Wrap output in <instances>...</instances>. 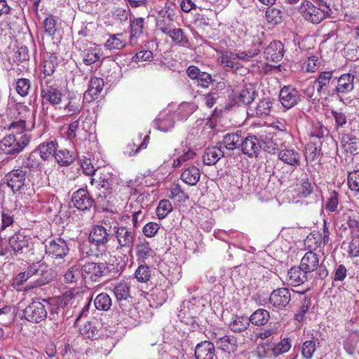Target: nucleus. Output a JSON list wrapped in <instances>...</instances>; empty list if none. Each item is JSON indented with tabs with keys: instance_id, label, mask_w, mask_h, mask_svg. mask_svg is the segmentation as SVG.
Instances as JSON below:
<instances>
[{
	"instance_id": "obj_19",
	"label": "nucleus",
	"mask_w": 359,
	"mask_h": 359,
	"mask_svg": "<svg viewBox=\"0 0 359 359\" xmlns=\"http://www.w3.org/2000/svg\"><path fill=\"white\" fill-rule=\"evenodd\" d=\"M104 264L88 262L82 266L81 271L86 281H97L104 275Z\"/></svg>"
},
{
	"instance_id": "obj_45",
	"label": "nucleus",
	"mask_w": 359,
	"mask_h": 359,
	"mask_svg": "<svg viewBox=\"0 0 359 359\" xmlns=\"http://www.w3.org/2000/svg\"><path fill=\"white\" fill-rule=\"evenodd\" d=\"M200 177L201 172L196 166L184 169L181 174L182 180L190 186L196 185L199 181Z\"/></svg>"
},
{
	"instance_id": "obj_7",
	"label": "nucleus",
	"mask_w": 359,
	"mask_h": 359,
	"mask_svg": "<svg viewBox=\"0 0 359 359\" xmlns=\"http://www.w3.org/2000/svg\"><path fill=\"white\" fill-rule=\"evenodd\" d=\"M118 245L116 248L130 252L135 241L136 233L132 228L119 226L114 232Z\"/></svg>"
},
{
	"instance_id": "obj_41",
	"label": "nucleus",
	"mask_w": 359,
	"mask_h": 359,
	"mask_svg": "<svg viewBox=\"0 0 359 359\" xmlns=\"http://www.w3.org/2000/svg\"><path fill=\"white\" fill-rule=\"evenodd\" d=\"M243 141L241 131L227 133L223 137L222 144L228 150H233L239 148Z\"/></svg>"
},
{
	"instance_id": "obj_21",
	"label": "nucleus",
	"mask_w": 359,
	"mask_h": 359,
	"mask_svg": "<svg viewBox=\"0 0 359 359\" xmlns=\"http://www.w3.org/2000/svg\"><path fill=\"white\" fill-rule=\"evenodd\" d=\"M116 177L109 170H104L101 172L98 183V189L104 197L111 194L117 186Z\"/></svg>"
},
{
	"instance_id": "obj_27",
	"label": "nucleus",
	"mask_w": 359,
	"mask_h": 359,
	"mask_svg": "<svg viewBox=\"0 0 359 359\" xmlns=\"http://www.w3.org/2000/svg\"><path fill=\"white\" fill-rule=\"evenodd\" d=\"M299 266L307 274L316 271L320 266L319 255L313 251L306 252L301 259Z\"/></svg>"
},
{
	"instance_id": "obj_25",
	"label": "nucleus",
	"mask_w": 359,
	"mask_h": 359,
	"mask_svg": "<svg viewBox=\"0 0 359 359\" xmlns=\"http://www.w3.org/2000/svg\"><path fill=\"white\" fill-rule=\"evenodd\" d=\"M283 53V44L279 41H273L265 48L264 56L266 60L278 62L282 60Z\"/></svg>"
},
{
	"instance_id": "obj_47",
	"label": "nucleus",
	"mask_w": 359,
	"mask_h": 359,
	"mask_svg": "<svg viewBox=\"0 0 359 359\" xmlns=\"http://www.w3.org/2000/svg\"><path fill=\"white\" fill-rule=\"evenodd\" d=\"M270 318L269 312L264 309H259L248 318L249 322L257 326L265 325Z\"/></svg>"
},
{
	"instance_id": "obj_12",
	"label": "nucleus",
	"mask_w": 359,
	"mask_h": 359,
	"mask_svg": "<svg viewBox=\"0 0 359 359\" xmlns=\"http://www.w3.org/2000/svg\"><path fill=\"white\" fill-rule=\"evenodd\" d=\"M299 11L305 20L315 24L320 22L325 18V13H327V11L316 7L309 1L302 2Z\"/></svg>"
},
{
	"instance_id": "obj_4",
	"label": "nucleus",
	"mask_w": 359,
	"mask_h": 359,
	"mask_svg": "<svg viewBox=\"0 0 359 359\" xmlns=\"http://www.w3.org/2000/svg\"><path fill=\"white\" fill-rule=\"evenodd\" d=\"M11 253L29 257L34 253V239L25 231L14 233L8 239Z\"/></svg>"
},
{
	"instance_id": "obj_31",
	"label": "nucleus",
	"mask_w": 359,
	"mask_h": 359,
	"mask_svg": "<svg viewBox=\"0 0 359 359\" xmlns=\"http://www.w3.org/2000/svg\"><path fill=\"white\" fill-rule=\"evenodd\" d=\"M68 103L64 107V109L69 113V115L78 114L83 108L84 95L82 97L81 94L69 93L68 95Z\"/></svg>"
},
{
	"instance_id": "obj_36",
	"label": "nucleus",
	"mask_w": 359,
	"mask_h": 359,
	"mask_svg": "<svg viewBox=\"0 0 359 359\" xmlns=\"http://www.w3.org/2000/svg\"><path fill=\"white\" fill-rule=\"evenodd\" d=\"M127 44L125 34L123 33L109 34L104 47L110 50H119L126 47Z\"/></svg>"
},
{
	"instance_id": "obj_53",
	"label": "nucleus",
	"mask_w": 359,
	"mask_h": 359,
	"mask_svg": "<svg viewBox=\"0 0 359 359\" xmlns=\"http://www.w3.org/2000/svg\"><path fill=\"white\" fill-rule=\"evenodd\" d=\"M166 35L169 36L175 44L186 46L189 43L188 38L180 28L173 27Z\"/></svg>"
},
{
	"instance_id": "obj_32",
	"label": "nucleus",
	"mask_w": 359,
	"mask_h": 359,
	"mask_svg": "<svg viewBox=\"0 0 359 359\" xmlns=\"http://www.w3.org/2000/svg\"><path fill=\"white\" fill-rule=\"evenodd\" d=\"M154 127L162 132H168L173 128V114L170 111L161 112L153 123Z\"/></svg>"
},
{
	"instance_id": "obj_49",
	"label": "nucleus",
	"mask_w": 359,
	"mask_h": 359,
	"mask_svg": "<svg viewBox=\"0 0 359 359\" xmlns=\"http://www.w3.org/2000/svg\"><path fill=\"white\" fill-rule=\"evenodd\" d=\"M114 295L118 302L127 300L130 297V285L126 281H120L117 283L114 287Z\"/></svg>"
},
{
	"instance_id": "obj_28",
	"label": "nucleus",
	"mask_w": 359,
	"mask_h": 359,
	"mask_svg": "<svg viewBox=\"0 0 359 359\" xmlns=\"http://www.w3.org/2000/svg\"><path fill=\"white\" fill-rule=\"evenodd\" d=\"M104 86V81L101 78L93 76L89 81L88 88L84 93V100L90 102L95 100L102 92Z\"/></svg>"
},
{
	"instance_id": "obj_46",
	"label": "nucleus",
	"mask_w": 359,
	"mask_h": 359,
	"mask_svg": "<svg viewBox=\"0 0 359 359\" xmlns=\"http://www.w3.org/2000/svg\"><path fill=\"white\" fill-rule=\"evenodd\" d=\"M57 149V144L55 141L43 142L37 148L40 157L44 161H47L52 158L54 154L55 155Z\"/></svg>"
},
{
	"instance_id": "obj_56",
	"label": "nucleus",
	"mask_w": 359,
	"mask_h": 359,
	"mask_svg": "<svg viewBox=\"0 0 359 359\" xmlns=\"http://www.w3.org/2000/svg\"><path fill=\"white\" fill-rule=\"evenodd\" d=\"M94 305L98 310L108 311L111 306V299L107 293H101L96 297Z\"/></svg>"
},
{
	"instance_id": "obj_23",
	"label": "nucleus",
	"mask_w": 359,
	"mask_h": 359,
	"mask_svg": "<svg viewBox=\"0 0 359 359\" xmlns=\"http://www.w3.org/2000/svg\"><path fill=\"white\" fill-rule=\"evenodd\" d=\"M280 101L286 109H290L299 101L298 91L292 86H284L280 91Z\"/></svg>"
},
{
	"instance_id": "obj_26",
	"label": "nucleus",
	"mask_w": 359,
	"mask_h": 359,
	"mask_svg": "<svg viewBox=\"0 0 359 359\" xmlns=\"http://www.w3.org/2000/svg\"><path fill=\"white\" fill-rule=\"evenodd\" d=\"M175 155L177 156L176 159L173 160L172 166L177 168L183 163L193 160L196 156V153L191 147H187L182 142L180 147L175 150Z\"/></svg>"
},
{
	"instance_id": "obj_37",
	"label": "nucleus",
	"mask_w": 359,
	"mask_h": 359,
	"mask_svg": "<svg viewBox=\"0 0 359 359\" xmlns=\"http://www.w3.org/2000/svg\"><path fill=\"white\" fill-rule=\"evenodd\" d=\"M102 55V48L98 45L90 43L83 51V62L86 65H90L98 61Z\"/></svg>"
},
{
	"instance_id": "obj_51",
	"label": "nucleus",
	"mask_w": 359,
	"mask_h": 359,
	"mask_svg": "<svg viewBox=\"0 0 359 359\" xmlns=\"http://www.w3.org/2000/svg\"><path fill=\"white\" fill-rule=\"evenodd\" d=\"M196 109L197 105L194 102H182L179 105L175 113L179 120H186Z\"/></svg>"
},
{
	"instance_id": "obj_2",
	"label": "nucleus",
	"mask_w": 359,
	"mask_h": 359,
	"mask_svg": "<svg viewBox=\"0 0 359 359\" xmlns=\"http://www.w3.org/2000/svg\"><path fill=\"white\" fill-rule=\"evenodd\" d=\"M160 273L163 276L164 280L156 284L151 292V297L156 302L157 306H161L166 302L171 294L170 285L177 282L181 278L177 267H175L172 271L170 270L166 271L163 269V266H161Z\"/></svg>"
},
{
	"instance_id": "obj_30",
	"label": "nucleus",
	"mask_w": 359,
	"mask_h": 359,
	"mask_svg": "<svg viewBox=\"0 0 359 359\" xmlns=\"http://www.w3.org/2000/svg\"><path fill=\"white\" fill-rule=\"evenodd\" d=\"M307 280V273L300 266L292 267L287 271L285 281L291 286H298Z\"/></svg>"
},
{
	"instance_id": "obj_43",
	"label": "nucleus",
	"mask_w": 359,
	"mask_h": 359,
	"mask_svg": "<svg viewBox=\"0 0 359 359\" xmlns=\"http://www.w3.org/2000/svg\"><path fill=\"white\" fill-rule=\"evenodd\" d=\"M273 108V102L270 98L261 100L257 104L252 115L259 118H264L269 116Z\"/></svg>"
},
{
	"instance_id": "obj_57",
	"label": "nucleus",
	"mask_w": 359,
	"mask_h": 359,
	"mask_svg": "<svg viewBox=\"0 0 359 359\" xmlns=\"http://www.w3.org/2000/svg\"><path fill=\"white\" fill-rule=\"evenodd\" d=\"M339 203V194L333 191L330 193L325 202V210L330 212H335L337 211Z\"/></svg>"
},
{
	"instance_id": "obj_35",
	"label": "nucleus",
	"mask_w": 359,
	"mask_h": 359,
	"mask_svg": "<svg viewBox=\"0 0 359 359\" xmlns=\"http://www.w3.org/2000/svg\"><path fill=\"white\" fill-rule=\"evenodd\" d=\"M278 158L283 163L297 167L300 164V154L293 148H285L278 153Z\"/></svg>"
},
{
	"instance_id": "obj_33",
	"label": "nucleus",
	"mask_w": 359,
	"mask_h": 359,
	"mask_svg": "<svg viewBox=\"0 0 359 359\" xmlns=\"http://www.w3.org/2000/svg\"><path fill=\"white\" fill-rule=\"evenodd\" d=\"M196 359H213L215 356L214 343L204 341L198 344L195 348Z\"/></svg>"
},
{
	"instance_id": "obj_44",
	"label": "nucleus",
	"mask_w": 359,
	"mask_h": 359,
	"mask_svg": "<svg viewBox=\"0 0 359 359\" xmlns=\"http://www.w3.org/2000/svg\"><path fill=\"white\" fill-rule=\"evenodd\" d=\"M358 342L359 332L358 330L351 331L344 340V348L349 355H353L357 351Z\"/></svg>"
},
{
	"instance_id": "obj_55",
	"label": "nucleus",
	"mask_w": 359,
	"mask_h": 359,
	"mask_svg": "<svg viewBox=\"0 0 359 359\" xmlns=\"http://www.w3.org/2000/svg\"><path fill=\"white\" fill-rule=\"evenodd\" d=\"M255 95V93L252 86H246L241 90L237 97V102L239 104H249L254 100Z\"/></svg>"
},
{
	"instance_id": "obj_10",
	"label": "nucleus",
	"mask_w": 359,
	"mask_h": 359,
	"mask_svg": "<svg viewBox=\"0 0 359 359\" xmlns=\"http://www.w3.org/2000/svg\"><path fill=\"white\" fill-rule=\"evenodd\" d=\"M25 318L30 322L39 323L48 316L46 306L43 302L34 301L29 304L24 310Z\"/></svg>"
},
{
	"instance_id": "obj_39",
	"label": "nucleus",
	"mask_w": 359,
	"mask_h": 359,
	"mask_svg": "<svg viewBox=\"0 0 359 359\" xmlns=\"http://www.w3.org/2000/svg\"><path fill=\"white\" fill-rule=\"evenodd\" d=\"M224 155L220 147H211L207 148L203 155V163L207 165L216 164Z\"/></svg>"
},
{
	"instance_id": "obj_8",
	"label": "nucleus",
	"mask_w": 359,
	"mask_h": 359,
	"mask_svg": "<svg viewBox=\"0 0 359 359\" xmlns=\"http://www.w3.org/2000/svg\"><path fill=\"white\" fill-rule=\"evenodd\" d=\"M92 126L90 119L81 116L76 121L72 122L68 127L67 136L72 140L76 137L86 138Z\"/></svg>"
},
{
	"instance_id": "obj_13",
	"label": "nucleus",
	"mask_w": 359,
	"mask_h": 359,
	"mask_svg": "<svg viewBox=\"0 0 359 359\" xmlns=\"http://www.w3.org/2000/svg\"><path fill=\"white\" fill-rule=\"evenodd\" d=\"M145 19L143 18H130V36L128 43L131 46L138 44L144 37Z\"/></svg>"
},
{
	"instance_id": "obj_61",
	"label": "nucleus",
	"mask_w": 359,
	"mask_h": 359,
	"mask_svg": "<svg viewBox=\"0 0 359 359\" xmlns=\"http://www.w3.org/2000/svg\"><path fill=\"white\" fill-rule=\"evenodd\" d=\"M282 11L276 8L269 7L266 11V19L268 22L277 25L281 22Z\"/></svg>"
},
{
	"instance_id": "obj_34",
	"label": "nucleus",
	"mask_w": 359,
	"mask_h": 359,
	"mask_svg": "<svg viewBox=\"0 0 359 359\" xmlns=\"http://www.w3.org/2000/svg\"><path fill=\"white\" fill-rule=\"evenodd\" d=\"M46 306V311H49V318L53 320H57L63 318L65 314V304L62 301L58 299H51L50 301L44 300Z\"/></svg>"
},
{
	"instance_id": "obj_9",
	"label": "nucleus",
	"mask_w": 359,
	"mask_h": 359,
	"mask_svg": "<svg viewBox=\"0 0 359 359\" xmlns=\"http://www.w3.org/2000/svg\"><path fill=\"white\" fill-rule=\"evenodd\" d=\"M45 252L46 255L52 259H62L69 252V248L64 239L55 238L50 241H46Z\"/></svg>"
},
{
	"instance_id": "obj_63",
	"label": "nucleus",
	"mask_w": 359,
	"mask_h": 359,
	"mask_svg": "<svg viewBox=\"0 0 359 359\" xmlns=\"http://www.w3.org/2000/svg\"><path fill=\"white\" fill-rule=\"evenodd\" d=\"M172 210V206L168 200H161L156 208V215L159 219L165 218Z\"/></svg>"
},
{
	"instance_id": "obj_3",
	"label": "nucleus",
	"mask_w": 359,
	"mask_h": 359,
	"mask_svg": "<svg viewBox=\"0 0 359 359\" xmlns=\"http://www.w3.org/2000/svg\"><path fill=\"white\" fill-rule=\"evenodd\" d=\"M207 301L203 297H193L189 300H185L181 305L178 313V318L187 325H191L193 328L198 325V320L203 310Z\"/></svg>"
},
{
	"instance_id": "obj_24",
	"label": "nucleus",
	"mask_w": 359,
	"mask_h": 359,
	"mask_svg": "<svg viewBox=\"0 0 359 359\" xmlns=\"http://www.w3.org/2000/svg\"><path fill=\"white\" fill-rule=\"evenodd\" d=\"M261 143L255 135H249L245 138L243 137L241 142V150L243 153L248 157H257L261 149Z\"/></svg>"
},
{
	"instance_id": "obj_48",
	"label": "nucleus",
	"mask_w": 359,
	"mask_h": 359,
	"mask_svg": "<svg viewBox=\"0 0 359 359\" xmlns=\"http://www.w3.org/2000/svg\"><path fill=\"white\" fill-rule=\"evenodd\" d=\"M319 344L318 339L313 336L309 339L302 342L301 346V353L304 358L311 359L316 350V344Z\"/></svg>"
},
{
	"instance_id": "obj_40",
	"label": "nucleus",
	"mask_w": 359,
	"mask_h": 359,
	"mask_svg": "<svg viewBox=\"0 0 359 359\" xmlns=\"http://www.w3.org/2000/svg\"><path fill=\"white\" fill-rule=\"evenodd\" d=\"M81 334L90 339H97L102 334L100 330V323L98 322H88L80 328Z\"/></svg>"
},
{
	"instance_id": "obj_38",
	"label": "nucleus",
	"mask_w": 359,
	"mask_h": 359,
	"mask_svg": "<svg viewBox=\"0 0 359 359\" xmlns=\"http://www.w3.org/2000/svg\"><path fill=\"white\" fill-rule=\"evenodd\" d=\"M229 329L233 332H242L250 325L248 318L238 315H231L230 320L226 322Z\"/></svg>"
},
{
	"instance_id": "obj_1",
	"label": "nucleus",
	"mask_w": 359,
	"mask_h": 359,
	"mask_svg": "<svg viewBox=\"0 0 359 359\" xmlns=\"http://www.w3.org/2000/svg\"><path fill=\"white\" fill-rule=\"evenodd\" d=\"M33 278L30 282L29 287H37L48 283L51 278L48 270V266L42 262H36L31 264L25 271L19 273L13 280V285L18 290L28 279Z\"/></svg>"
},
{
	"instance_id": "obj_22",
	"label": "nucleus",
	"mask_w": 359,
	"mask_h": 359,
	"mask_svg": "<svg viewBox=\"0 0 359 359\" xmlns=\"http://www.w3.org/2000/svg\"><path fill=\"white\" fill-rule=\"evenodd\" d=\"M72 201L74 206L80 210L90 209L93 205L94 200L86 189H79L74 193Z\"/></svg>"
},
{
	"instance_id": "obj_14",
	"label": "nucleus",
	"mask_w": 359,
	"mask_h": 359,
	"mask_svg": "<svg viewBox=\"0 0 359 359\" xmlns=\"http://www.w3.org/2000/svg\"><path fill=\"white\" fill-rule=\"evenodd\" d=\"M125 212H127L128 218L131 217L134 230L140 226L147 215V210L136 201L128 203L125 207Z\"/></svg>"
},
{
	"instance_id": "obj_11",
	"label": "nucleus",
	"mask_w": 359,
	"mask_h": 359,
	"mask_svg": "<svg viewBox=\"0 0 359 359\" xmlns=\"http://www.w3.org/2000/svg\"><path fill=\"white\" fill-rule=\"evenodd\" d=\"M4 180L13 194H16L25 185L27 180L26 171L20 168L13 169L5 175Z\"/></svg>"
},
{
	"instance_id": "obj_16",
	"label": "nucleus",
	"mask_w": 359,
	"mask_h": 359,
	"mask_svg": "<svg viewBox=\"0 0 359 359\" xmlns=\"http://www.w3.org/2000/svg\"><path fill=\"white\" fill-rule=\"evenodd\" d=\"M112 235L107 229L102 226H95L89 234V241L92 245L97 247L99 250L102 252L106 248V244L109 241V236Z\"/></svg>"
},
{
	"instance_id": "obj_42",
	"label": "nucleus",
	"mask_w": 359,
	"mask_h": 359,
	"mask_svg": "<svg viewBox=\"0 0 359 359\" xmlns=\"http://www.w3.org/2000/svg\"><path fill=\"white\" fill-rule=\"evenodd\" d=\"M217 346L224 352H233L236 349L237 340L233 335L217 337V341L215 343Z\"/></svg>"
},
{
	"instance_id": "obj_54",
	"label": "nucleus",
	"mask_w": 359,
	"mask_h": 359,
	"mask_svg": "<svg viewBox=\"0 0 359 359\" xmlns=\"http://www.w3.org/2000/svg\"><path fill=\"white\" fill-rule=\"evenodd\" d=\"M261 42L256 43L253 48L236 53L238 62H247L260 53Z\"/></svg>"
},
{
	"instance_id": "obj_60",
	"label": "nucleus",
	"mask_w": 359,
	"mask_h": 359,
	"mask_svg": "<svg viewBox=\"0 0 359 359\" xmlns=\"http://www.w3.org/2000/svg\"><path fill=\"white\" fill-rule=\"evenodd\" d=\"M135 277L140 283H147L151 278V270L146 264L140 265L135 271Z\"/></svg>"
},
{
	"instance_id": "obj_18",
	"label": "nucleus",
	"mask_w": 359,
	"mask_h": 359,
	"mask_svg": "<svg viewBox=\"0 0 359 359\" xmlns=\"http://www.w3.org/2000/svg\"><path fill=\"white\" fill-rule=\"evenodd\" d=\"M354 79L355 76L351 74H344L339 78L336 77V83L333 92L337 94L339 97H341L349 93L354 88Z\"/></svg>"
},
{
	"instance_id": "obj_59",
	"label": "nucleus",
	"mask_w": 359,
	"mask_h": 359,
	"mask_svg": "<svg viewBox=\"0 0 359 359\" xmlns=\"http://www.w3.org/2000/svg\"><path fill=\"white\" fill-rule=\"evenodd\" d=\"M81 271L79 266L74 265L71 266L64 275V280L67 283H75L80 278Z\"/></svg>"
},
{
	"instance_id": "obj_6",
	"label": "nucleus",
	"mask_w": 359,
	"mask_h": 359,
	"mask_svg": "<svg viewBox=\"0 0 359 359\" xmlns=\"http://www.w3.org/2000/svg\"><path fill=\"white\" fill-rule=\"evenodd\" d=\"M41 96L44 102L56 105L62 102V94L52 80L43 78L41 83Z\"/></svg>"
},
{
	"instance_id": "obj_50",
	"label": "nucleus",
	"mask_w": 359,
	"mask_h": 359,
	"mask_svg": "<svg viewBox=\"0 0 359 359\" xmlns=\"http://www.w3.org/2000/svg\"><path fill=\"white\" fill-rule=\"evenodd\" d=\"M154 251L148 242H141L136 246V256L138 260L144 262L149 257H152Z\"/></svg>"
},
{
	"instance_id": "obj_15",
	"label": "nucleus",
	"mask_w": 359,
	"mask_h": 359,
	"mask_svg": "<svg viewBox=\"0 0 359 359\" xmlns=\"http://www.w3.org/2000/svg\"><path fill=\"white\" fill-rule=\"evenodd\" d=\"M28 142L29 140L25 135H9L2 140V144L6 148V152L10 154L20 152Z\"/></svg>"
},
{
	"instance_id": "obj_64",
	"label": "nucleus",
	"mask_w": 359,
	"mask_h": 359,
	"mask_svg": "<svg viewBox=\"0 0 359 359\" xmlns=\"http://www.w3.org/2000/svg\"><path fill=\"white\" fill-rule=\"evenodd\" d=\"M347 183L350 189L359 192V170H353L348 175Z\"/></svg>"
},
{
	"instance_id": "obj_58",
	"label": "nucleus",
	"mask_w": 359,
	"mask_h": 359,
	"mask_svg": "<svg viewBox=\"0 0 359 359\" xmlns=\"http://www.w3.org/2000/svg\"><path fill=\"white\" fill-rule=\"evenodd\" d=\"M57 65L56 56L51 55L48 59H45L42 65V72L44 74L43 78L52 75L55 67Z\"/></svg>"
},
{
	"instance_id": "obj_17",
	"label": "nucleus",
	"mask_w": 359,
	"mask_h": 359,
	"mask_svg": "<svg viewBox=\"0 0 359 359\" xmlns=\"http://www.w3.org/2000/svg\"><path fill=\"white\" fill-rule=\"evenodd\" d=\"M291 301V294L288 288L279 287L273 290L269 296V303L274 308H285Z\"/></svg>"
},
{
	"instance_id": "obj_29",
	"label": "nucleus",
	"mask_w": 359,
	"mask_h": 359,
	"mask_svg": "<svg viewBox=\"0 0 359 359\" xmlns=\"http://www.w3.org/2000/svg\"><path fill=\"white\" fill-rule=\"evenodd\" d=\"M218 62L224 67L238 72L242 67L241 63L238 62V55L236 53L230 50H222L218 56Z\"/></svg>"
},
{
	"instance_id": "obj_62",
	"label": "nucleus",
	"mask_w": 359,
	"mask_h": 359,
	"mask_svg": "<svg viewBox=\"0 0 359 359\" xmlns=\"http://www.w3.org/2000/svg\"><path fill=\"white\" fill-rule=\"evenodd\" d=\"M291 341L289 338H284L278 343L272 349V353L275 356H278L291 348Z\"/></svg>"
},
{
	"instance_id": "obj_20",
	"label": "nucleus",
	"mask_w": 359,
	"mask_h": 359,
	"mask_svg": "<svg viewBox=\"0 0 359 359\" xmlns=\"http://www.w3.org/2000/svg\"><path fill=\"white\" fill-rule=\"evenodd\" d=\"M335 223L344 229L348 228L352 233L359 234V222L351 210L347 209L341 215H339L335 218Z\"/></svg>"
},
{
	"instance_id": "obj_5",
	"label": "nucleus",
	"mask_w": 359,
	"mask_h": 359,
	"mask_svg": "<svg viewBox=\"0 0 359 359\" xmlns=\"http://www.w3.org/2000/svg\"><path fill=\"white\" fill-rule=\"evenodd\" d=\"M335 83L336 77H334L333 72H321L313 82L312 92H313L314 88H316L317 93L320 96L333 95L334 94L333 88H334ZM309 89L307 88L306 90V93H307V95L311 98L313 93H309Z\"/></svg>"
},
{
	"instance_id": "obj_52",
	"label": "nucleus",
	"mask_w": 359,
	"mask_h": 359,
	"mask_svg": "<svg viewBox=\"0 0 359 359\" xmlns=\"http://www.w3.org/2000/svg\"><path fill=\"white\" fill-rule=\"evenodd\" d=\"M55 158L60 165L67 166L74 161L75 155L66 149H60L56 151Z\"/></svg>"
}]
</instances>
